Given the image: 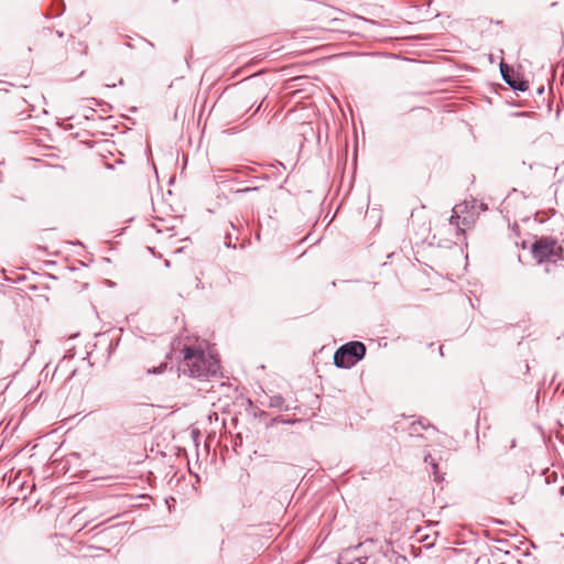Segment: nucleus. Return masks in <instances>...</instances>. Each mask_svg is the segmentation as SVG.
<instances>
[{"label":"nucleus","mask_w":564,"mask_h":564,"mask_svg":"<svg viewBox=\"0 0 564 564\" xmlns=\"http://www.w3.org/2000/svg\"><path fill=\"white\" fill-rule=\"evenodd\" d=\"M500 72H501L503 80L508 85H509V83H512L513 78L511 77L510 69L506 64H503V63L500 64Z\"/></svg>","instance_id":"6"},{"label":"nucleus","mask_w":564,"mask_h":564,"mask_svg":"<svg viewBox=\"0 0 564 564\" xmlns=\"http://www.w3.org/2000/svg\"><path fill=\"white\" fill-rule=\"evenodd\" d=\"M249 191H251V188L247 187V188L242 189L241 192H249Z\"/></svg>","instance_id":"11"},{"label":"nucleus","mask_w":564,"mask_h":564,"mask_svg":"<svg viewBox=\"0 0 564 564\" xmlns=\"http://www.w3.org/2000/svg\"><path fill=\"white\" fill-rule=\"evenodd\" d=\"M283 398L281 395H273L270 398V402H269V405L271 408H279V409H282L283 408Z\"/></svg>","instance_id":"7"},{"label":"nucleus","mask_w":564,"mask_h":564,"mask_svg":"<svg viewBox=\"0 0 564 564\" xmlns=\"http://www.w3.org/2000/svg\"><path fill=\"white\" fill-rule=\"evenodd\" d=\"M562 247L557 241L550 237H542L538 239L531 248L533 258L539 262L555 263L562 259Z\"/></svg>","instance_id":"2"},{"label":"nucleus","mask_w":564,"mask_h":564,"mask_svg":"<svg viewBox=\"0 0 564 564\" xmlns=\"http://www.w3.org/2000/svg\"><path fill=\"white\" fill-rule=\"evenodd\" d=\"M462 223H463V225H466V224L468 223V221H467V218H466V217H464Z\"/></svg>","instance_id":"10"},{"label":"nucleus","mask_w":564,"mask_h":564,"mask_svg":"<svg viewBox=\"0 0 564 564\" xmlns=\"http://www.w3.org/2000/svg\"><path fill=\"white\" fill-rule=\"evenodd\" d=\"M178 372L191 378H207L218 372V360L203 349L186 347Z\"/></svg>","instance_id":"1"},{"label":"nucleus","mask_w":564,"mask_h":564,"mask_svg":"<svg viewBox=\"0 0 564 564\" xmlns=\"http://www.w3.org/2000/svg\"><path fill=\"white\" fill-rule=\"evenodd\" d=\"M509 86L519 91H525L529 88V84L524 80H516L513 79L512 83H509Z\"/></svg>","instance_id":"5"},{"label":"nucleus","mask_w":564,"mask_h":564,"mask_svg":"<svg viewBox=\"0 0 564 564\" xmlns=\"http://www.w3.org/2000/svg\"><path fill=\"white\" fill-rule=\"evenodd\" d=\"M164 368H165V365H163V364H162V365H161L160 367H158V368H153L152 370H151V369H149V370H148V372H149V373H161V372L163 371V369H164Z\"/></svg>","instance_id":"8"},{"label":"nucleus","mask_w":564,"mask_h":564,"mask_svg":"<svg viewBox=\"0 0 564 564\" xmlns=\"http://www.w3.org/2000/svg\"><path fill=\"white\" fill-rule=\"evenodd\" d=\"M466 208V203L455 205L453 208V215L449 218V223L459 227L460 213L465 212Z\"/></svg>","instance_id":"4"},{"label":"nucleus","mask_w":564,"mask_h":564,"mask_svg":"<svg viewBox=\"0 0 564 564\" xmlns=\"http://www.w3.org/2000/svg\"><path fill=\"white\" fill-rule=\"evenodd\" d=\"M431 465H432V467H433L434 469H436V468H437V465H436L434 462H431Z\"/></svg>","instance_id":"9"},{"label":"nucleus","mask_w":564,"mask_h":564,"mask_svg":"<svg viewBox=\"0 0 564 564\" xmlns=\"http://www.w3.org/2000/svg\"><path fill=\"white\" fill-rule=\"evenodd\" d=\"M366 354V346L360 341H350L340 346L334 355V364L338 368H351Z\"/></svg>","instance_id":"3"}]
</instances>
